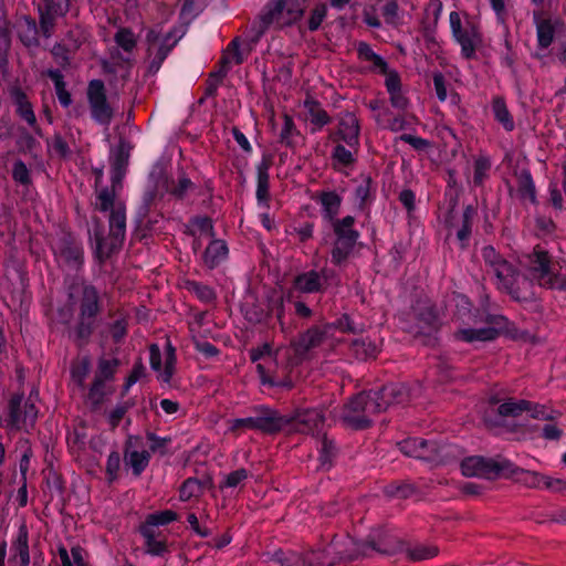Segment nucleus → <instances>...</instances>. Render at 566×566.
Segmentation results:
<instances>
[{"label": "nucleus", "instance_id": "f704fd0d", "mask_svg": "<svg viewBox=\"0 0 566 566\" xmlns=\"http://www.w3.org/2000/svg\"><path fill=\"white\" fill-rule=\"evenodd\" d=\"M49 76L54 83L55 92L59 98V102L64 107H67L72 103L71 94L67 92L65 87V83L63 80V75L59 70L50 71Z\"/></svg>", "mask_w": 566, "mask_h": 566}, {"label": "nucleus", "instance_id": "f03ea898", "mask_svg": "<svg viewBox=\"0 0 566 566\" xmlns=\"http://www.w3.org/2000/svg\"><path fill=\"white\" fill-rule=\"evenodd\" d=\"M119 177H113V185L96 190L95 209L102 212H109V232L115 243H120L126 231V209L125 205L116 196V186Z\"/></svg>", "mask_w": 566, "mask_h": 566}, {"label": "nucleus", "instance_id": "e2e57ef3", "mask_svg": "<svg viewBox=\"0 0 566 566\" xmlns=\"http://www.w3.org/2000/svg\"><path fill=\"white\" fill-rule=\"evenodd\" d=\"M119 468H120L119 453L116 451L111 452L107 457V462H106V472H107L111 481L116 479Z\"/></svg>", "mask_w": 566, "mask_h": 566}, {"label": "nucleus", "instance_id": "72a5a7b5", "mask_svg": "<svg viewBox=\"0 0 566 566\" xmlns=\"http://www.w3.org/2000/svg\"><path fill=\"white\" fill-rule=\"evenodd\" d=\"M143 536L146 539L147 553L153 556H163L167 552V546L165 541L158 539L154 535L153 528L148 526H143L140 530Z\"/></svg>", "mask_w": 566, "mask_h": 566}, {"label": "nucleus", "instance_id": "c03bdc74", "mask_svg": "<svg viewBox=\"0 0 566 566\" xmlns=\"http://www.w3.org/2000/svg\"><path fill=\"white\" fill-rule=\"evenodd\" d=\"M355 149L356 148H350V147L346 148L343 145H337V146H335V148L333 150V155H332L333 160L337 165L349 166L355 160V157H354Z\"/></svg>", "mask_w": 566, "mask_h": 566}, {"label": "nucleus", "instance_id": "9d476101", "mask_svg": "<svg viewBox=\"0 0 566 566\" xmlns=\"http://www.w3.org/2000/svg\"><path fill=\"white\" fill-rule=\"evenodd\" d=\"M509 463L486 459L479 455L465 458L461 462L462 474L469 478H482L492 480L497 478L507 468Z\"/></svg>", "mask_w": 566, "mask_h": 566}, {"label": "nucleus", "instance_id": "a878e982", "mask_svg": "<svg viewBox=\"0 0 566 566\" xmlns=\"http://www.w3.org/2000/svg\"><path fill=\"white\" fill-rule=\"evenodd\" d=\"M271 166V159L263 157L256 166L258 185H256V198L260 202H266L269 198V169Z\"/></svg>", "mask_w": 566, "mask_h": 566}, {"label": "nucleus", "instance_id": "bb28decb", "mask_svg": "<svg viewBox=\"0 0 566 566\" xmlns=\"http://www.w3.org/2000/svg\"><path fill=\"white\" fill-rule=\"evenodd\" d=\"M296 290L303 293H315L323 289L321 274L316 271H308L297 275L294 280Z\"/></svg>", "mask_w": 566, "mask_h": 566}, {"label": "nucleus", "instance_id": "412c9836", "mask_svg": "<svg viewBox=\"0 0 566 566\" xmlns=\"http://www.w3.org/2000/svg\"><path fill=\"white\" fill-rule=\"evenodd\" d=\"M563 24L558 19H544L536 22L537 42L542 49H547L554 41Z\"/></svg>", "mask_w": 566, "mask_h": 566}, {"label": "nucleus", "instance_id": "5fc2aeb1", "mask_svg": "<svg viewBox=\"0 0 566 566\" xmlns=\"http://www.w3.org/2000/svg\"><path fill=\"white\" fill-rule=\"evenodd\" d=\"M88 373L90 361L86 358H84L76 366L73 367L72 379L76 385L83 386Z\"/></svg>", "mask_w": 566, "mask_h": 566}, {"label": "nucleus", "instance_id": "052dcab7", "mask_svg": "<svg viewBox=\"0 0 566 566\" xmlns=\"http://www.w3.org/2000/svg\"><path fill=\"white\" fill-rule=\"evenodd\" d=\"M249 476V473L245 469H239L231 473H229L222 483V486L227 488H235L240 485L244 480H247Z\"/></svg>", "mask_w": 566, "mask_h": 566}, {"label": "nucleus", "instance_id": "c9c22d12", "mask_svg": "<svg viewBox=\"0 0 566 566\" xmlns=\"http://www.w3.org/2000/svg\"><path fill=\"white\" fill-rule=\"evenodd\" d=\"M297 136L298 130L293 122V118L290 115L284 114L283 127L280 133V143L287 147H292Z\"/></svg>", "mask_w": 566, "mask_h": 566}, {"label": "nucleus", "instance_id": "7ed1b4c3", "mask_svg": "<svg viewBox=\"0 0 566 566\" xmlns=\"http://www.w3.org/2000/svg\"><path fill=\"white\" fill-rule=\"evenodd\" d=\"M400 451L407 457H411L433 465L448 463L457 459L461 451L453 444H438L428 442L420 438L406 439L399 443Z\"/></svg>", "mask_w": 566, "mask_h": 566}, {"label": "nucleus", "instance_id": "b1692460", "mask_svg": "<svg viewBox=\"0 0 566 566\" xmlns=\"http://www.w3.org/2000/svg\"><path fill=\"white\" fill-rule=\"evenodd\" d=\"M355 223V219L352 216H347L340 220H336L333 223V229L336 234L337 241H344L349 243H356L359 233L353 227Z\"/></svg>", "mask_w": 566, "mask_h": 566}, {"label": "nucleus", "instance_id": "a19ab883", "mask_svg": "<svg viewBox=\"0 0 566 566\" xmlns=\"http://www.w3.org/2000/svg\"><path fill=\"white\" fill-rule=\"evenodd\" d=\"M188 290L206 303H210L216 298L213 289L199 282H188Z\"/></svg>", "mask_w": 566, "mask_h": 566}, {"label": "nucleus", "instance_id": "423d86ee", "mask_svg": "<svg viewBox=\"0 0 566 566\" xmlns=\"http://www.w3.org/2000/svg\"><path fill=\"white\" fill-rule=\"evenodd\" d=\"M482 258L489 269V273L493 274L497 287L506 291L516 298H521L514 289L517 277L512 265L490 245L482 249Z\"/></svg>", "mask_w": 566, "mask_h": 566}, {"label": "nucleus", "instance_id": "c756f323", "mask_svg": "<svg viewBox=\"0 0 566 566\" xmlns=\"http://www.w3.org/2000/svg\"><path fill=\"white\" fill-rule=\"evenodd\" d=\"M148 41V53L150 56H154V62L157 61V67H159L160 63L166 59L169 52V48L163 44V41L158 33L155 31H150L147 34Z\"/></svg>", "mask_w": 566, "mask_h": 566}, {"label": "nucleus", "instance_id": "13d9d810", "mask_svg": "<svg viewBox=\"0 0 566 566\" xmlns=\"http://www.w3.org/2000/svg\"><path fill=\"white\" fill-rule=\"evenodd\" d=\"M438 549L432 546H418L409 551V557L413 560H424L436 556Z\"/></svg>", "mask_w": 566, "mask_h": 566}, {"label": "nucleus", "instance_id": "4be33fe9", "mask_svg": "<svg viewBox=\"0 0 566 566\" xmlns=\"http://www.w3.org/2000/svg\"><path fill=\"white\" fill-rule=\"evenodd\" d=\"M228 256V247L224 241L214 239L208 244L202 255L203 263L209 269H214Z\"/></svg>", "mask_w": 566, "mask_h": 566}, {"label": "nucleus", "instance_id": "69168bd1", "mask_svg": "<svg viewBox=\"0 0 566 566\" xmlns=\"http://www.w3.org/2000/svg\"><path fill=\"white\" fill-rule=\"evenodd\" d=\"M400 140L409 144L412 146L416 150H424L429 147V142L424 138L413 136L410 134H403L399 137Z\"/></svg>", "mask_w": 566, "mask_h": 566}, {"label": "nucleus", "instance_id": "de8ad7c7", "mask_svg": "<svg viewBox=\"0 0 566 566\" xmlns=\"http://www.w3.org/2000/svg\"><path fill=\"white\" fill-rule=\"evenodd\" d=\"M336 453V448L333 440H328L327 438H324L321 441L319 447V461L321 465L323 468L328 467L332 462V459L334 458Z\"/></svg>", "mask_w": 566, "mask_h": 566}, {"label": "nucleus", "instance_id": "09e8293b", "mask_svg": "<svg viewBox=\"0 0 566 566\" xmlns=\"http://www.w3.org/2000/svg\"><path fill=\"white\" fill-rule=\"evenodd\" d=\"M272 558L281 566H297L301 563L303 564V558L293 552L277 551L273 553Z\"/></svg>", "mask_w": 566, "mask_h": 566}, {"label": "nucleus", "instance_id": "aec40b11", "mask_svg": "<svg viewBox=\"0 0 566 566\" xmlns=\"http://www.w3.org/2000/svg\"><path fill=\"white\" fill-rule=\"evenodd\" d=\"M54 253L59 262L66 264L73 270L78 269L83 260V251L76 244L63 242L54 248Z\"/></svg>", "mask_w": 566, "mask_h": 566}, {"label": "nucleus", "instance_id": "c85d7f7f", "mask_svg": "<svg viewBox=\"0 0 566 566\" xmlns=\"http://www.w3.org/2000/svg\"><path fill=\"white\" fill-rule=\"evenodd\" d=\"M530 409V403L526 400H513L509 399L501 403L499 407H495L492 405L490 407V411L494 412L497 411L499 416L501 417H516L521 415L524 410Z\"/></svg>", "mask_w": 566, "mask_h": 566}, {"label": "nucleus", "instance_id": "4d7b16f0", "mask_svg": "<svg viewBox=\"0 0 566 566\" xmlns=\"http://www.w3.org/2000/svg\"><path fill=\"white\" fill-rule=\"evenodd\" d=\"M353 346L356 355L361 358H370L376 356L377 348L370 342L367 343L366 340H356Z\"/></svg>", "mask_w": 566, "mask_h": 566}, {"label": "nucleus", "instance_id": "4c0bfd02", "mask_svg": "<svg viewBox=\"0 0 566 566\" xmlns=\"http://www.w3.org/2000/svg\"><path fill=\"white\" fill-rule=\"evenodd\" d=\"M112 391V388L107 386L106 381L101 378H95L88 392V399L92 401V403L98 405L103 401L105 396Z\"/></svg>", "mask_w": 566, "mask_h": 566}, {"label": "nucleus", "instance_id": "603ef678", "mask_svg": "<svg viewBox=\"0 0 566 566\" xmlns=\"http://www.w3.org/2000/svg\"><path fill=\"white\" fill-rule=\"evenodd\" d=\"M118 361L116 359H102L98 363V371L95 378H101L104 381L112 379L117 368Z\"/></svg>", "mask_w": 566, "mask_h": 566}, {"label": "nucleus", "instance_id": "9b49d317", "mask_svg": "<svg viewBox=\"0 0 566 566\" xmlns=\"http://www.w3.org/2000/svg\"><path fill=\"white\" fill-rule=\"evenodd\" d=\"M87 99L93 119L98 124L108 125L113 118V109L107 102L105 86L101 80L90 82Z\"/></svg>", "mask_w": 566, "mask_h": 566}, {"label": "nucleus", "instance_id": "7c9ffc66", "mask_svg": "<svg viewBox=\"0 0 566 566\" xmlns=\"http://www.w3.org/2000/svg\"><path fill=\"white\" fill-rule=\"evenodd\" d=\"M150 453L146 450L143 451H129L125 453V462L133 469L135 475H139L148 465Z\"/></svg>", "mask_w": 566, "mask_h": 566}, {"label": "nucleus", "instance_id": "37998d69", "mask_svg": "<svg viewBox=\"0 0 566 566\" xmlns=\"http://www.w3.org/2000/svg\"><path fill=\"white\" fill-rule=\"evenodd\" d=\"M36 33V24L33 20H25V22L20 25V39L28 46L38 43Z\"/></svg>", "mask_w": 566, "mask_h": 566}, {"label": "nucleus", "instance_id": "ea45409f", "mask_svg": "<svg viewBox=\"0 0 566 566\" xmlns=\"http://www.w3.org/2000/svg\"><path fill=\"white\" fill-rule=\"evenodd\" d=\"M243 62V56L239 50V40L234 39L227 48L222 56L223 66H232Z\"/></svg>", "mask_w": 566, "mask_h": 566}, {"label": "nucleus", "instance_id": "a18cd8bd", "mask_svg": "<svg viewBox=\"0 0 566 566\" xmlns=\"http://www.w3.org/2000/svg\"><path fill=\"white\" fill-rule=\"evenodd\" d=\"M177 518V514L170 510L153 513L147 516L146 525L148 527L166 525Z\"/></svg>", "mask_w": 566, "mask_h": 566}, {"label": "nucleus", "instance_id": "e433bc0d", "mask_svg": "<svg viewBox=\"0 0 566 566\" xmlns=\"http://www.w3.org/2000/svg\"><path fill=\"white\" fill-rule=\"evenodd\" d=\"M492 109H493L495 119L500 124H502V126L507 132L513 130V128H514V120H513L512 116L510 115L505 103L502 99L496 98L493 102Z\"/></svg>", "mask_w": 566, "mask_h": 566}, {"label": "nucleus", "instance_id": "3c124183", "mask_svg": "<svg viewBox=\"0 0 566 566\" xmlns=\"http://www.w3.org/2000/svg\"><path fill=\"white\" fill-rule=\"evenodd\" d=\"M386 23L398 25L400 22L398 3L395 0L388 1L381 9Z\"/></svg>", "mask_w": 566, "mask_h": 566}, {"label": "nucleus", "instance_id": "f257e3e1", "mask_svg": "<svg viewBox=\"0 0 566 566\" xmlns=\"http://www.w3.org/2000/svg\"><path fill=\"white\" fill-rule=\"evenodd\" d=\"M411 392L403 384H390L380 390L359 394L346 403L339 419L353 429H365L373 422L371 417L389 407L407 402Z\"/></svg>", "mask_w": 566, "mask_h": 566}, {"label": "nucleus", "instance_id": "8fccbe9b", "mask_svg": "<svg viewBox=\"0 0 566 566\" xmlns=\"http://www.w3.org/2000/svg\"><path fill=\"white\" fill-rule=\"evenodd\" d=\"M201 492V483L197 479H188L180 488V500L188 501L193 496H198Z\"/></svg>", "mask_w": 566, "mask_h": 566}, {"label": "nucleus", "instance_id": "f3484780", "mask_svg": "<svg viewBox=\"0 0 566 566\" xmlns=\"http://www.w3.org/2000/svg\"><path fill=\"white\" fill-rule=\"evenodd\" d=\"M9 426L19 430H29L35 422L38 410L33 403L24 402L21 406V398H14L10 405Z\"/></svg>", "mask_w": 566, "mask_h": 566}, {"label": "nucleus", "instance_id": "58836bf2", "mask_svg": "<svg viewBox=\"0 0 566 566\" xmlns=\"http://www.w3.org/2000/svg\"><path fill=\"white\" fill-rule=\"evenodd\" d=\"M356 243H349L344 241H335L332 250V262L336 265L343 263L352 253Z\"/></svg>", "mask_w": 566, "mask_h": 566}, {"label": "nucleus", "instance_id": "338daca9", "mask_svg": "<svg viewBox=\"0 0 566 566\" xmlns=\"http://www.w3.org/2000/svg\"><path fill=\"white\" fill-rule=\"evenodd\" d=\"M193 229L200 234H207L213 237L212 221L209 218H197L193 220Z\"/></svg>", "mask_w": 566, "mask_h": 566}, {"label": "nucleus", "instance_id": "774afa93", "mask_svg": "<svg viewBox=\"0 0 566 566\" xmlns=\"http://www.w3.org/2000/svg\"><path fill=\"white\" fill-rule=\"evenodd\" d=\"M325 15H326V7L325 6L316 7L313 10L310 21H308L310 30L318 29L325 18Z\"/></svg>", "mask_w": 566, "mask_h": 566}, {"label": "nucleus", "instance_id": "a211bd4d", "mask_svg": "<svg viewBox=\"0 0 566 566\" xmlns=\"http://www.w3.org/2000/svg\"><path fill=\"white\" fill-rule=\"evenodd\" d=\"M69 9V0H43L40 7L41 28L46 36L53 27L55 17L64 15Z\"/></svg>", "mask_w": 566, "mask_h": 566}, {"label": "nucleus", "instance_id": "4468645a", "mask_svg": "<svg viewBox=\"0 0 566 566\" xmlns=\"http://www.w3.org/2000/svg\"><path fill=\"white\" fill-rule=\"evenodd\" d=\"M357 553L342 549L338 542H332L323 549L310 552L303 558V564L308 566H333L338 560L354 558Z\"/></svg>", "mask_w": 566, "mask_h": 566}, {"label": "nucleus", "instance_id": "49530a36", "mask_svg": "<svg viewBox=\"0 0 566 566\" xmlns=\"http://www.w3.org/2000/svg\"><path fill=\"white\" fill-rule=\"evenodd\" d=\"M115 41L119 48L123 50L129 52L132 51L136 45V36L135 34L128 30V29H119L115 34Z\"/></svg>", "mask_w": 566, "mask_h": 566}, {"label": "nucleus", "instance_id": "0eeeda50", "mask_svg": "<svg viewBox=\"0 0 566 566\" xmlns=\"http://www.w3.org/2000/svg\"><path fill=\"white\" fill-rule=\"evenodd\" d=\"M449 22L453 38L461 46L462 55L465 59L474 57L478 46L482 44V34L479 27L470 20L462 23L457 11L449 14Z\"/></svg>", "mask_w": 566, "mask_h": 566}, {"label": "nucleus", "instance_id": "cd10ccee", "mask_svg": "<svg viewBox=\"0 0 566 566\" xmlns=\"http://www.w3.org/2000/svg\"><path fill=\"white\" fill-rule=\"evenodd\" d=\"M12 97L17 105V112L20 117L24 119L30 126L34 127L36 124L35 114L25 95L20 90L14 88L12 90Z\"/></svg>", "mask_w": 566, "mask_h": 566}, {"label": "nucleus", "instance_id": "79ce46f5", "mask_svg": "<svg viewBox=\"0 0 566 566\" xmlns=\"http://www.w3.org/2000/svg\"><path fill=\"white\" fill-rule=\"evenodd\" d=\"M14 549L18 552V556L23 566H27L30 562L29 546H28V533L24 527L20 528Z\"/></svg>", "mask_w": 566, "mask_h": 566}, {"label": "nucleus", "instance_id": "39448f33", "mask_svg": "<svg viewBox=\"0 0 566 566\" xmlns=\"http://www.w3.org/2000/svg\"><path fill=\"white\" fill-rule=\"evenodd\" d=\"M307 0H272L260 17L259 33L269 25L279 28L290 25L301 19Z\"/></svg>", "mask_w": 566, "mask_h": 566}, {"label": "nucleus", "instance_id": "2f4dec72", "mask_svg": "<svg viewBox=\"0 0 566 566\" xmlns=\"http://www.w3.org/2000/svg\"><path fill=\"white\" fill-rule=\"evenodd\" d=\"M59 556L62 566H87L85 562L86 553L80 546L72 547L70 553L62 547L59 549Z\"/></svg>", "mask_w": 566, "mask_h": 566}, {"label": "nucleus", "instance_id": "f8f14e48", "mask_svg": "<svg viewBox=\"0 0 566 566\" xmlns=\"http://www.w3.org/2000/svg\"><path fill=\"white\" fill-rule=\"evenodd\" d=\"M149 361L153 370L157 373V378L164 384H169L174 374L176 363L175 348L167 343L166 350L161 354L157 344L149 347Z\"/></svg>", "mask_w": 566, "mask_h": 566}, {"label": "nucleus", "instance_id": "20e7f679", "mask_svg": "<svg viewBox=\"0 0 566 566\" xmlns=\"http://www.w3.org/2000/svg\"><path fill=\"white\" fill-rule=\"evenodd\" d=\"M524 266L527 276L539 286L566 290V274H555L546 251L539 247H536L531 254L525 256Z\"/></svg>", "mask_w": 566, "mask_h": 566}, {"label": "nucleus", "instance_id": "2eb2a0df", "mask_svg": "<svg viewBox=\"0 0 566 566\" xmlns=\"http://www.w3.org/2000/svg\"><path fill=\"white\" fill-rule=\"evenodd\" d=\"M251 360L256 364V370L260 375L261 381L264 385L271 386H287L283 382L274 381L272 377V366L276 361V353L273 354L269 344H263L261 347L252 348L250 352Z\"/></svg>", "mask_w": 566, "mask_h": 566}, {"label": "nucleus", "instance_id": "393cba45", "mask_svg": "<svg viewBox=\"0 0 566 566\" xmlns=\"http://www.w3.org/2000/svg\"><path fill=\"white\" fill-rule=\"evenodd\" d=\"M329 326L324 328L314 327L303 334L298 342L295 344L297 352H306L313 347L318 346L323 339L329 334Z\"/></svg>", "mask_w": 566, "mask_h": 566}, {"label": "nucleus", "instance_id": "dca6fc26", "mask_svg": "<svg viewBox=\"0 0 566 566\" xmlns=\"http://www.w3.org/2000/svg\"><path fill=\"white\" fill-rule=\"evenodd\" d=\"M290 418L281 416L276 410L261 406L255 410L254 430H259L266 434H274L286 429Z\"/></svg>", "mask_w": 566, "mask_h": 566}, {"label": "nucleus", "instance_id": "5701e85b", "mask_svg": "<svg viewBox=\"0 0 566 566\" xmlns=\"http://www.w3.org/2000/svg\"><path fill=\"white\" fill-rule=\"evenodd\" d=\"M304 108L306 109L307 118L313 126L312 132H317L329 123V116L316 101L312 98L305 99Z\"/></svg>", "mask_w": 566, "mask_h": 566}, {"label": "nucleus", "instance_id": "bf43d9fd", "mask_svg": "<svg viewBox=\"0 0 566 566\" xmlns=\"http://www.w3.org/2000/svg\"><path fill=\"white\" fill-rule=\"evenodd\" d=\"M521 187L520 191L523 198L528 199L530 201H535V189L534 184L528 174L522 175L520 178Z\"/></svg>", "mask_w": 566, "mask_h": 566}, {"label": "nucleus", "instance_id": "6e6d98bb", "mask_svg": "<svg viewBox=\"0 0 566 566\" xmlns=\"http://www.w3.org/2000/svg\"><path fill=\"white\" fill-rule=\"evenodd\" d=\"M536 485L538 489H546L551 491H560L566 488V481L560 479H554L551 476H537Z\"/></svg>", "mask_w": 566, "mask_h": 566}, {"label": "nucleus", "instance_id": "6e6552de", "mask_svg": "<svg viewBox=\"0 0 566 566\" xmlns=\"http://www.w3.org/2000/svg\"><path fill=\"white\" fill-rule=\"evenodd\" d=\"M78 306L80 315L76 333L80 338H86L92 333L95 316L99 310L98 293L94 286H81Z\"/></svg>", "mask_w": 566, "mask_h": 566}, {"label": "nucleus", "instance_id": "6ab92c4d", "mask_svg": "<svg viewBox=\"0 0 566 566\" xmlns=\"http://www.w3.org/2000/svg\"><path fill=\"white\" fill-rule=\"evenodd\" d=\"M338 135L350 148H357L359 145V124L356 116L352 113H345L338 125Z\"/></svg>", "mask_w": 566, "mask_h": 566}, {"label": "nucleus", "instance_id": "ddd939ff", "mask_svg": "<svg viewBox=\"0 0 566 566\" xmlns=\"http://www.w3.org/2000/svg\"><path fill=\"white\" fill-rule=\"evenodd\" d=\"M506 324L505 317L493 316L486 326L481 328H462L457 333V337L468 343L493 340L502 331L506 329Z\"/></svg>", "mask_w": 566, "mask_h": 566}, {"label": "nucleus", "instance_id": "1a4fd4ad", "mask_svg": "<svg viewBox=\"0 0 566 566\" xmlns=\"http://www.w3.org/2000/svg\"><path fill=\"white\" fill-rule=\"evenodd\" d=\"M287 424L289 433L318 436L325 427L324 410L321 408H303L295 411Z\"/></svg>", "mask_w": 566, "mask_h": 566}, {"label": "nucleus", "instance_id": "473e14b6", "mask_svg": "<svg viewBox=\"0 0 566 566\" xmlns=\"http://www.w3.org/2000/svg\"><path fill=\"white\" fill-rule=\"evenodd\" d=\"M324 218L332 221L338 213L340 197L335 192H323L319 197Z\"/></svg>", "mask_w": 566, "mask_h": 566}, {"label": "nucleus", "instance_id": "864d4df0", "mask_svg": "<svg viewBox=\"0 0 566 566\" xmlns=\"http://www.w3.org/2000/svg\"><path fill=\"white\" fill-rule=\"evenodd\" d=\"M491 164L489 159L481 157L474 163V176L473 181L475 185H481L483 180L486 178L488 172L490 170Z\"/></svg>", "mask_w": 566, "mask_h": 566}, {"label": "nucleus", "instance_id": "0e129e2a", "mask_svg": "<svg viewBox=\"0 0 566 566\" xmlns=\"http://www.w3.org/2000/svg\"><path fill=\"white\" fill-rule=\"evenodd\" d=\"M433 86L437 97L440 102H444L448 97L446 78L441 73L433 75Z\"/></svg>", "mask_w": 566, "mask_h": 566}, {"label": "nucleus", "instance_id": "680f3d73", "mask_svg": "<svg viewBox=\"0 0 566 566\" xmlns=\"http://www.w3.org/2000/svg\"><path fill=\"white\" fill-rule=\"evenodd\" d=\"M12 177L17 182L21 185H28L30 182L29 169L20 160L15 161L13 165Z\"/></svg>", "mask_w": 566, "mask_h": 566}]
</instances>
